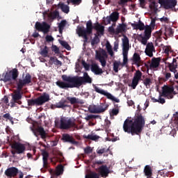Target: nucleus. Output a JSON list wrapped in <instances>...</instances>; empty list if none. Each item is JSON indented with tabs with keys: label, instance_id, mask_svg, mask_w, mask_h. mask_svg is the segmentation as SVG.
Segmentation results:
<instances>
[{
	"label": "nucleus",
	"instance_id": "obj_1",
	"mask_svg": "<svg viewBox=\"0 0 178 178\" xmlns=\"http://www.w3.org/2000/svg\"><path fill=\"white\" fill-rule=\"evenodd\" d=\"M145 126V119L140 114L134 118L128 117L124 122L122 129L124 133L140 136Z\"/></svg>",
	"mask_w": 178,
	"mask_h": 178
},
{
	"label": "nucleus",
	"instance_id": "obj_2",
	"mask_svg": "<svg viewBox=\"0 0 178 178\" xmlns=\"http://www.w3.org/2000/svg\"><path fill=\"white\" fill-rule=\"evenodd\" d=\"M96 30L97 35H104L105 33V26L100 24L99 22H96L92 25V21L89 20L86 23V29L84 26H78L76 28V34L79 37H83V42H88V35L92 34V30Z\"/></svg>",
	"mask_w": 178,
	"mask_h": 178
},
{
	"label": "nucleus",
	"instance_id": "obj_3",
	"mask_svg": "<svg viewBox=\"0 0 178 178\" xmlns=\"http://www.w3.org/2000/svg\"><path fill=\"white\" fill-rule=\"evenodd\" d=\"M17 77H19V71L17 68H14L6 73L0 74V81L11 83L12 80H17Z\"/></svg>",
	"mask_w": 178,
	"mask_h": 178
},
{
	"label": "nucleus",
	"instance_id": "obj_4",
	"mask_svg": "<svg viewBox=\"0 0 178 178\" xmlns=\"http://www.w3.org/2000/svg\"><path fill=\"white\" fill-rule=\"evenodd\" d=\"M11 154L13 156H15V154H24L26 152V146L24 144L21 143L20 142H14L11 144Z\"/></svg>",
	"mask_w": 178,
	"mask_h": 178
},
{
	"label": "nucleus",
	"instance_id": "obj_5",
	"mask_svg": "<svg viewBox=\"0 0 178 178\" xmlns=\"http://www.w3.org/2000/svg\"><path fill=\"white\" fill-rule=\"evenodd\" d=\"M93 88L96 92L98 94H101V95H104V97H106L108 99H110L113 102H117L119 104L120 102V99L115 97V96H113L112 94L110 92H108V91L102 90L97 86H95V84H92Z\"/></svg>",
	"mask_w": 178,
	"mask_h": 178
},
{
	"label": "nucleus",
	"instance_id": "obj_6",
	"mask_svg": "<svg viewBox=\"0 0 178 178\" xmlns=\"http://www.w3.org/2000/svg\"><path fill=\"white\" fill-rule=\"evenodd\" d=\"M92 83V79L88 75V73L84 72L83 76H76V88H80L83 84H91Z\"/></svg>",
	"mask_w": 178,
	"mask_h": 178
},
{
	"label": "nucleus",
	"instance_id": "obj_7",
	"mask_svg": "<svg viewBox=\"0 0 178 178\" xmlns=\"http://www.w3.org/2000/svg\"><path fill=\"white\" fill-rule=\"evenodd\" d=\"M130 49V44L129 42V38L125 36L122 39V55H123V64L126 65L129 60L127 55H129V49Z\"/></svg>",
	"mask_w": 178,
	"mask_h": 178
},
{
	"label": "nucleus",
	"instance_id": "obj_8",
	"mask_svg": "<svg viewBox=\"0 0 178 178\" xmlns=\"http://www.w3.org/2000/svg\"><path fill=\"white\" fill-rule=\"evenodd\" d=\"M22 98H23V92H22V91L20 90H15L14 93L12 94V99L10 101L11 108L15 107V104H18V105H22Z\"/></svg>",
	"mask_w": 178,
	"mask_h": 178
},
{
	"label": "nucleus",
	"instance_id": "obj_9",
	"mask_svg": "<svg viewBox=\"0 0 178 178\" xmlns=\"http://www.w3.org/2000/svg\"><path fill=\"white\" fill-rule=\"evenodd\" d=\"M35 29L38 31L42 32L43 34H48L49 33V30H51V26L45 22L42 23L40 22H36Z\"/></svg>",
	"mask_w": 178,
	"mask_h": 178
},
{
	"label": "nucleus",
	"instance_id": "obj_10",
	"mask_svg": "<svg viewBox=\"0 0 178 178\" xmlns=\"http://www.w3.org/2000/svg\"><path fill=\"white\" fill-rule=\"evenodd\" d=\"M109 106L104 104L99 105H93L89 107V112L90 113H104L105 111L108 110Z\"/></svg>",
	"mask_w": 178,
	"mask_h": 178
},
{
	"label": "nucleus",
	"instance_id": "obj_11",
	"mask_svg": "<svg viewBox=\"0 0 178 178\" xmlns=\"http://www.w3.org/2000/svg\"><path fill=\"white\" fill-rule=\"evenodd\" d=\"M142 77H143V72H141L140 70H136L134 74L132 82L131 83L129 86L131 87L133 90H136V88H137V85L140 83V81L141 80Z\"/></svg>",
	"mask_w": 178,
	"mask_h": 178
},
{
	"label": "nucleus",
	"instance_id": "obj_12",
	"mask_svg": "<svg viewBox=\"0 0 178 178\" xmlns=\"http://www.w3.org/2000/svg\"><path fill=\"white\" fill-rule=\"evenodd\" d=\"M96 59L100 62L102 67H105V66H106V59H108L106 51L102 49L100 53L97 52Z\"/></svg>",
	"mask_w": 178,
	"mask_h": 178
},
{
	"label": "nucleus",
	"instance_id": "obj_13",
	"mask_svg": "<svg viewBox=\"0 0 178 178\" xmlns=\"http://www.w3.org/2000/svg\"><path fill=\"white\" fill-rule=\"evenodd\" d=\"M33 133L34 136L37 137L38 140H40V136L42 140H45L47 137H48V135L45 131V129H44V127H38V128L33 129Z\"/></svg>",
	"mask_w": 178,
	"mask_h": 178
},
{
	"label": "nucleus",
	"instance_id": "obj_14",
	"mask_svg": "<svg viewBox=\"0 0 178 178\" xmlns=\"http://www.w3.org/2000/svg\"><path fill=\"white\" fill-rule=\"evenodd\" d=\"M159 2L165 9H173L177 5V0H159Z\"/></svg>",
	"mask_w": 178,
	"mask_h": 178
},
{
	"label": "nucleus",
	"instance_id": "obj_15",
	"mask_svg": "<svg viewBox=\"0 0 178 178\" xmlns=\"http://www.w3.org/2000/svg\"><path fill=\"white\" fill-rule=\"evenodd\" d=\"M175 88L173 87L166 86L163 87L162 95L163 97H167L168 99H172L173 98V92Z\"/></svg>",
	"mask_w": 178,
	"mask_h": 178
},
{
	"label": "nucleus",
	"instance_id": "obj_16",
	"mask_svg": "<svg viewBox=\"0 0 178 178\" xmlns=\"http://www.w3.org/2000/svg\"><path fill=\"white\" fill-rule=\"evenodd\" d=\"M61 79L63 80V81H66L67 83H68V84L74 86V87L76 88L77 76H68L66 74H63L62 75Z\"/></svg>",
	"mask_w": 178,
	"mask_h": 178
},
{
	"label": "nucleus",
	"instance_id": "obj_17",
	"mask_svg": "<svg viewBox=\"0 0 178 178\" xmlns=\"http://www.w3.org/2000/svg\"><path fill=\"white\" fill-rule=\"evenodd\" d=\"M60 129L61 130H69L70 129V118H61L60 120Z\"/></svg>",
	"mask_w": 178,
	"mask_h": 178
},
{
	"label": "nucleus",
	"instance_id": "obj_18",
	"mask_svg": "<svg viewBox=\"0 0 178 178\" xmlns=\"http://www.w3.org/2000/svg\"><path fill=\"white\" fill-rule=\"evenodd\" d=\"M61 140L64 143H70V144H73L74 145H77L79 142L76 141L73 136L69 135L68 134H63Z\"/></svg>",
	"mask_w": 178,
	"mask_h": 178
},
{
	"label": "nucleus",
	"instance_id": "obj_19",
	"mask_svg": "<svg viewBox=\"0 0 178 178\" xmlns=\"http://www.w3.org/2000/svg\"><path fill=\"white\" fill-rule=\"evenodd\" d=\"M109 173H111V171L106 165H102L99 168V175L102 177H108Z\"/></svg>",
	"mask_w": 178,
	"mask_h": 178
},
{
	"label": "nucleus",
	"instance_id": "obj_20",
	"mask_svg": "<svg viewBox=\"0 0 178 178\" xmlns=\"http://www.w3.org/2000/svg\"><path fill=\"white\" fill-rule=\"evenodd\" d=\"M145 52L149 58H152V56H154L153 52H155V47L152 42L147 43Z\"/></svg>",
	"mask_w": 178,
	"mask_h": 178
},
{
	"label": "nucleus",
	"instance_id": "obj_21",
	"mask_svg": "<svg viewBox=\"0 0 178 178\" xmlns=\"http://www.w3.org/2000/svg\"><path fill=\"white\" fill-rule=\"evenodd\" d=\"M90 70L92 73L97 76H99L102 74V73H104V70H102V68H99V66L95 63L91 65Z\"/></svg>",
	"mask_w": 178,
	"mask_h": 178
},
{
	"label": "nucleus",
	"instance_id": "obj_22",
	"mask_svg": "<svg viewBox=\"0 0 178 178\" xmlns=\"http://www.w3.org/2000/svg\"><path fill=\"white\" fill-rule=\"evenodd\" d=\"M159 65H161V58L154 57L149 65V69H158V67H159Z\"/></svg>",
	"mask_w": 178,
	"mask_h": 178
},
{
	"label": "nucleus",
	"instance_id": "obj_23",
	"mask_svg": "<svg viewBox=\"0 0 178 178\" xmlns=\"http://www.w3.org/2000/svg\"><path fill=\"white\" fill-rule=\"evenodd\" d=\"M56 84L60 88H76L74 86H72L70 83L62 81H57L56 82Z\"/></svg>",
	"mask_w": 178,
	"mask_h": 178
},
{
	"label": "nucleus",
	"instance_id": "obj_24",
	"mask_svg": "<svg viewBox=\"0 0 178 178\" xmlns=\"http://www.w3.org/2000/svg\"><path fill=\"white\" fill-rule=\"evenodd\" d=\"M50 98H49V95H48V93H43L42 95L40 96L39 97H38V100L39 101V104L40 105H44V104H45V102H48V101H49Z\"/></svg>",
	"mask_w": 178,
	"mask_h": 178
},
{
	"label": "nucleus",
	"instance_id": "obj_25",
	"mask_svg": "<svg viewBox=\"0 0 178 178\" xmlns=\"http://www.w3.org/2000/svg\"><path fill=\"white\" fill-rule=\"evenodd\" d=\"M67 101H69L71 105H74L76 104H79L80 105H83L84 104V100L80 99L74 97H67Z\"/></svg>",
	"mask_w": 178,
	"mask_h": 178
},
{
	"label": "nucleus",
	"instance_id": "obj_26",
	"mask_svg": "<svg viewBox=\"0 0 178 178\" xmlns=\"http://www.w3.org/2000/svg\"><path fill=\"white\" fill-rule=\"evenodd\" d=\"M42 155L43 161V168L44 169H48V168H49V165H48V158L49 157V154H48V152L44 151L42 152Z\"/></svg>",
	"mask_w": 178,
	"mask_h": 178
},
{
	"label": "nucleus",
	"instance_id": "obj_27",
	"mask_svg": "<svg viewBox=\"0 0 178 178\" xmlns=\"http://www.w3.org/2000/svg\"><path fill=\"white\" fill-rule=\"evenodd\" d=\"M176 62H177L176 58H173L172 63H166V65H168L170 71L172 72L173 73H176L177 72L176 70V69H177V63Z\"/></svg>",
	"mask_w": 178,
	"mask_h": 178
},
{
	"label": "nucleus",
	"instance_id": "obj_28",
	"mask_svg": "<svg viewBox=\"0 0 178 178\" xmlns=\"http://www.w3.org/2000/svg\"><path fill=\"white\" fill-rule=\"evenodd\" d=\"M66 104H67V100L63 99L56 104V108H61L62 109H65V108H69V105Z\"/></svg>",
	"mask_w": 178,
	"mask_h": 178
},
{
	"label": "nucleus",
	"instance_id": "obj_29",
	"mask_svg": "<svg viewBox=\"0 0 178 178\" xmlns=\"http://www.w3.org/2000/svg\"><path fill=\"white\" fill-rule=\"evenodd\" d=\"M83 138H85L86 140H91L92 141H98V140H99L100 137L94 134H90L88 135H83Z\"/></svg>",
	"mask_w": 178,
	"mask_h": 178
},
{
	"label": "nucleus",
	"instance_id": "obj_30",
	"mask_svg": "<svg viewBox=\"0 0 178 178\" xmlns=\"http://www.w3.org/2000/svg\"><path fill=\"white\" fill-rule=\"evenodd\" d=\"M131 26L134 27V30H140V31H143L145 29V25L141 21L138 24H131Z\"/></svg>",
	"mask_w": 178,
	"mask_h": 178
},
{
	"label": "nucleus",
	"instance_id": "obj_31",
	"mask_svg": "<svg viewBox=\"0 0 178 178\" xmlns=\"http://www.w3.org/2000/svg\"><path fill=\"white\" fill-rule=\"evenodd\" d=\"M27 102L28 106H34L35 105H36V106H40L38 98L28 99Z\"/></svg>",
	"mask_w": 178,
	"mask_h": 178
},
{
	"label": "nucleus",
	"instance_id": "obj_32",
	"mask_svg": "<svg viewBox=\"0 0 178 178\" xmlns=\"http://www.w3.org/2000/svg\"><path fill=\"white\" fill-rule=\"evenodd\" d=\"M126 24H120L115 29V34H120V33H123V31L126 30Z\"/></svg>",
	"mask_w": 178,
	"mask_h": 178
},
{
	"label": "nucleus",
	"instance_id": "obj_33",
	"mask_svg": "<svg viewBox=\"0 0 178 178\" xmlns=\"http://www.w3.org/2000/svg\"><path fill=\"white\" fill-rule=\"evenodd\" d=\"M58 6L60 8V9H61L62 12H63L64 13H69V12H70V8L69 7V6L63 3H60L58 4Z\"/></svg>",
	"mask_w": 178,
	"mask_h": 178
},
{
	"label": "nucleus",
	"instance_id": "obj_34",
	"mask_svg": "<svg viewBox=\"0 0 178 178\" xmlns=\"http://www.w3.org/2000/svg\"><path fill=\"white\" fill-rule=\"evenodd\" d=\"M26 85L27 84L23 81V79H19L17 82V90L22 92V90H23V87Z\"/></svg>",
	"mask_w": 178,
	"mask_h": 178
},
{
	"label": "nucleus",
	"instance_id": "obj_35",
	"mask_svg": "<svg viewBox=\"0 0 178 178\" xmlns=\"http://www.w3.org/2000/svg\"><path fill=\"white\" fill-rule=\"evenodd\" d=\"M47 17L50 20H54V19H56V17H59V11L55 10L54 12L48 13Z\"/></svg>",
	"mask_w": 178,
	"mask_h": 178
},
{
	"label": "nucleus",
	"instance_id": "obj_36",
	"mask_svg": "<svg viewBox=\"0 0 178 178\" xmlns=\"http://www.w3.org/2000/svg\"><path fill=\"white\" fill-rule=\"evenodd\" d=\"M152 33V28L151 26L147 25L145 28V37H147V38H151V34Z\"/></svg>",
	"mask_w": 178,
	"mask_h": 178
},
{
	"label": "nucleus",
	"instance_id": "obj_37",
	"mask_svg": "<svg viewBox=\"0 0 178 178\" xmlns=\"http://www.w3.org/2000/svg\"><path fill=\"white\" fill-rule=\"evenodd\" d=\"M110 19L111 22H116L119 20V13L118 12H113L110 15Z\"/></svg>",
	"mask_w": 178,
	"mask_h": 178
},
{
	"label": "nucleus",
	"instance_id": "obj_38",
	"mask_svg": "<svg viewBox=\"0 0 178 178\" xmlns=\"http://www.w3.org/2000/svg\"><path fill=\"white\" fill-rule=\"evenodd\" d=\"M49 48L47 46H44V48L41 47L39 54L43 56V58H47L48 56Z\"/></svg>",
	"mask_w": 178,
	"mask_h": 178
},
{
	"label": "nucleus",
	"instance_id": "obj_39",
	"mask_svg": "<svg viewBox=\"0 0 178 178\" xmlns=\"http://www.w3.org/2000/svg\"><path fill=\"white\" fill-rule=\"evenodd\" d=\"M132 63H138V62H143L141 57L138 53H134L132 57Z\"/></svg>",
	"mask_w": 178,
	"mask_h": 178
},
{
	"label": "nucleus",
	"instance_id": "obj_40",
	"mask_svg": "<svg viewBox=\"0 0 178 178\" xmlns=\"http://www.w3.org/2000/svg\"><path fill=\"white\" fill-rule=\"evenodd\" d=\"M173 29L170 27H165V37H173Z\"/></svg>",
	"mask_w": 178,
	"mask_h": 178
},
{
	"label": "nucleus",
	"instance_id": "obj_41",
	"mask_svg": "<svg viewBox=\"0 0 178 178\" xmlns=\"http://www.w3.org/2000/svg\"><path fill=\"white\" fill-rule=\"evenodd\" d=\"M85 178H99V174L91 171L86 175Z\"/></svg>",
	"mask_w": 178,
	"mask_h": 178
},
{
	"label": "nucleus",
	"instance_id": "obj_42",
	"mask_svg": "<svg viewBox=\"0 0 178 178\" xmlns=\"http://www.w3.org/2000/svg\"><path fill=\"white\" fill-rule=\"evenodd\" d=\"M169 172H168L166 170H161L160 171H159L157 177H159V176H161L163 177H169Z\"/></svg>",
	"mask_w": 178,
	"mask_h": 178
},
{
	"label": "nucleus",
	"instance_id": "obj_43",
	"mask_svg": "<svg viewBox=\"0 0 178 178\" xmlns=\"http://www.w3.org/2000/svg\"><path fill=\"white\" fill-rule=\"evenodd\" d=\"M2 118H3L4 119H6V122H8V120H9V122H10V123H12V124H13V117L10 116V113H7L6 114H3Z\"/></svg>",
	"mask_w": 178,
	"mask_h": 178
},
{
	"label": "nucleus",
	"instance_id": "obj_44",
	"mask_svg": "<svg viewBox=\"0 0 178 178\" xmlns=\"http://www.w3.org/2000/svg\"><path fill=\"white\" fill-rule=\"evenodd\" d=\"M98 36V35L95 34V37L91 40L92 47H94V45H97V44H99V38Z\"/></svg>",
	"mask_w": 178,
	"mask_h": 178
},
{
	"label": "nucleus",
	"instance_id": "obj_45",
	"mask_svg": "<svg viewBox=\"0 0 178 178\" xmlns=\"http://www.w3.org/2000/svg\"><path fill=\"white\" fill-rule=\"evenodd\" d=\"M163 74L164 76V78H161V79L163 81H168V80H169L170 78L172 77V74L166 71L163 72Z\"/></svg>",
	"mask_w": 178,
	"mask_h": 178
},
{
	"label": "nucleus",
	"instance_id": "obj_46",
	"mask_svg": "<svg viewBox=\"0 0 178 178\" xmlns=\"http://www.w3.org/2000/svg\"><path fill=\"white\" fill-rule=\"evenodd\" d=\"M149 8L156 13V12H158V3H156L155 1L152 2L149 5Z\"/></svg>",
	"mask_w": 178,
	"mask_h": 178
},
{
	"label": "nucleus",
	"instance_id": "obj_47",
	"mask_svg": "<svg viewBox=\"0 0 178 178\" xmlns=\"http://www.w3.org/2000/svg\"><path fill=\"white\" fill-rule=\"evenodd\" d=\"M60 44L62 45V47L65 48V49H67V51H70V49H72L70 45H69V43H67L66 41L60 40Z\"/></svg>",
	"mask_w": 178,
	"mask_h": 178
},
{
	"label": "nucleus",
	"instance_id": "obj_48",
	"mask_svg": "<svg viewBox=\"0 0 178 178\" xmlns=\"http://www.w3.org/2000/svg\"><path fill=\"white\" fill-rule=\"evenodd\" d=\"M120 65H121L120 61H114L113 69L115 73H118V72H119V66Z\"/></svg>",
	"mask_w": 178,
	"mask_h": 178
},
{
	"label": "nucleus",
	"instance_id": "obj_49",
	"mask_svg": "<svg viewBox=\"0 0 178 178\" xmlns=\"http://www.w3.org/2000/svg\"><path fill=\"white\" fill-rule=\"evenodd\" d=\"M26 84H30L31 83V75L27 73L25 76V78L22 79Z\"/></svg>",
	"mask_w": 178,
	"mask_h": 178
},
{
	"label": "nucleus",
	"instance_id": "obj_50",
	"mask_svg": "<svg viewBox=\"0 0 178 178\" xmlns=\"http://www.w3.org/2000/svg\"><path fill=\"white\" fill-rule=\"evenodd\" d=\"M139 37L141 38L140 42L143 45H147V42H148L149 38H147V36H143V35H140Z\"/></svg>",
	"mask_w": 178,
	"mask_h": 178
},
{
	"label": "nucleus",
	"instance_id": "obj_51",
	"mask_svg": "<svg viewBox=\"0 0 178 178\" xmlns=\"http://www.w3.org/2000/svg\"><path fill=\"white\" fill-rule=\"evenodd\" d=\"M143 84H144V86H145V87H149V86H151V84H152L151 78L147 77L146 79H145L143 81Z\"/></svg>",
	"mask_w": 178,
	"mask_h": 178
},
{
	"label": "nucleus",
	"instance_id": "obj_52",
	"mask_svg": "<svg viewBox=\"0 0 178 178\" xmlns=\"http://www.w3.org/2000/svg\"><path fill=\"white\" fill-rule=\"evenodd\" d=\"M111 116H118L119 115V108H113L110 111Z\"/></svg>",
	"mask_w": 178,
	"mask_h": 178
},
{
	"label": "nucleus",
	"instance_id": "obj_53",
	"mask_svg": "<svg viewBox=\"0 0 178 178\" xmlns=\"http://www.w3.org/2000/svg\"><path fill=\"white\" fill-rule=\"evenodd\" d=\"M171 49L172 47L170 46H164L163 47V51H164V54H165L166 55H169Z\"/></svg>",
	"mask_w": 178,
	"mask_h": 178
},
{
	"label": "nucleus",
	"instance_id": "obj_54",
	"mask_svg": "<svg viewBox=\"0 0 178 178\" xmlns=\"http://www.w3.org/2000/svg\"><path fill=\"white\" fill-rule=\"evenodd\" d=\"M66 20H62L58 24V29H63L64 30L65 27H66Z\"/></svg>",
	"mask_w": 178,
	"mask_h": 178
},
{
	"label": "nucleus",
	"instance_id": "obj_55",
	"mask_svg": "<svg viewBox=\"0 0 178 178\" xmlns=\"http://www.w3.org/2000/svg\"><path fill=\"white\" fill-rule=\"evenodd\" d=\"M162 97H163V95H162V94H160L159 97L158 102H159V104H161L162 105H163V104H165V102H166V100H165L164 98H162Z\"/></svg>",
	"mask_w": 178,
	"mask_h": 178
},
{
	"label": "nucleus",
	"instance_id": "obj_56",
	"mask_svg": "<svg viewBox=\"0 0 178 178\" xmlns=\"http://www.w3.org/2000/svg\"><path fill=\"white\" fill-rule=\"evenodd\" d=\"M51 51L54 52L55 54H59V47H58L56 45L53 44L51 46Z\"/></svg>",
	"mask_w": 178,
	"mask_h": 178
},
{
	"label": "nucleus",
	"instance_id": "obj_57",
	"mask_svg": "<svg viewBox=\"0 0 178 178\" xmlns=\"http://www.w3.org/2000/svg\"><path fill=\"white\" fill-rule=\"evenodd\" d=\"M72 127H74V129H77L78 126L76 124L74 121H72V119L70 118V129Z\"/></svg>",
	"mask_w": 178,
	"mask_h": 178
},
{
	"label": "nucleus",
	"instance_id": "obj_58",
	"mask_svg": "<svg viewBox=\"0 0 178 178\" xmlns=\"http://www.w3.org/2000/svg\"><path fill=\"white\" fill-rule=\"evenodd\" d=\"M127 2H131V0H120L118 1V4H120L121 6H124Z\"/></svg>",
	"mask_w": 178,
	"mask_h": 178
},
{
	"label": "nucleus",
	"instance_id": "obj_59",
	"mask_svg": "<svg viewBox=\"0 0 178 178\" xmlns=\"http://www.w3.org/2000/svg\"><path fill=\"white\" fill-rule=\"evenodd\" d=\"M56 60H58V58L56 57H50L49 61V65H54V63L55 65V63H56Z\"/></svg>",
	"mask_w": 178,
	"mask_h": 178
},
{
	"label": "nucleus",
	"instance_id": "obj_60",
	"mask_svg": "<svg viewBox=\"0 0 178 178\" xmlns=\"http://www.w3.org/2000/svg\"><path fill=\"white\" fill-rule=\"evenodd\" d=\"M62 173H63V165H60L57 168V174H58V175H62Z\"/></svg>",
	"mask_w": 178,
	"mask_h": 178
},
{
	"label": "nucleus",
	"instance_id": "obj_61",
	"mask_svg": "<svg viewBox=\"0 0 178 178\" xmlns=\"http://www.w3.org/2000/svg\"><path fill=\"white\" fill-rule=\"evenodd\" d=\"M85 154H91L92 152V149H91V147L88 146L84 149Z\"/></svg>",
	"mask_w": 178,
	"mask_h": 178
},
{
	"label": "nucleus",
	"instance_id": "obj_62",
	"mask_svg": "<svg viewBox=\"0 0 178 178\" xmlns=\"http://www.w3.org/2000/svg\"><path fill=\"white\" fill-rule=\"evenodd\" d=\"M45 39L47 42H52V41H54V38L49 35H47Z\"/></svg>",
	"mask_w": 178,
	"mask_h": 178
},
{
	"label": "nucleus",
	"instance_id": "obj_63",
	"mask_svg": "<svg viewBox=\"0 0 178 178\" xmlns=\"http://www.w3.org/2000/svg\"><path fill=\"white\" fill-rule=\"evenodd\" d=\"M159 20L161 22V23H169V18L166 17H163L160 18Z\"/></svg>",
	"mask_w": 178,
	"mask_h": 178
},
{
	"label": "nucleus",
	"instance_id": "obj_64",
	"mask_svg": "<svg viewBox=\"0 0 178 178\" xmlns=\"http://www.w3.org/2000/svg\"><path fill=\"white\" fill-rule=\"evenodd\" d=\"M72 5H80L81 3V0H70Z\"/></svg>",
	"mask_w": 178,
	"mask_h": 178
}]
</instances>
